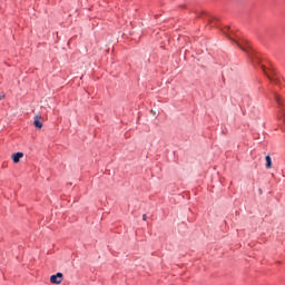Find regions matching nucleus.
<instances>
[{
	"mask_svg": "<svg viewBox=\"0 0 285 285\" xmlns=\"http://www.w3.org/2000/svg\"><path fill=\"white\" fill-rule=\"evenodd\" d=\"M263 72H265L266 77L269 79L272 83H281L282 78L277 75V71L273 68H266V66L262 67Z\"/></svg>",
	"mask_w": 285,
	"mask_h": 285,
	"instance_id": "obj_1",
	"label": "nucleus"
},
{
	"mask_svg": "<svg viewBox=\"0 0 285 285\" xmlns=\"http://www.w3.org/2000/svg\"><path fill=\"white\" fill-rule=\"evenodd\" d=\"M51 284H61L63 282V273L58 272L57 274H53L50 276Z\"/></svg>",
	"mask_w": 285,
	"mask_h": 285,
	"instance_id": "obj_2",
	"label": "nucleus"
},
{
	"mask_svg": "<svg viewBox=\"0 0 285 285\" xmlns=\"http://www.w3.org/2000/svg\"><path fill=\"white\" fill-rule=\"evenodd\" d=\"M22 157H23V153L17 151L12 155L11 159H12L13 164H19V161H21Z\"/></svg>",
	"mask_w": 285,
	"mask_h": 285,
	"instance_id": "obj_3",
	"label": "nucleus"
},
{
	"mask_svg": "<svg viewBox=\"0 0 285 285\" xmlns=\"http://www.w3.org/2000/svg\"><path fill=\"white\" fill-rule=\"evenodd\" d=\"M33 126H35V128H38L39 130H41V128H43V122H41V116L35 117Z\"/></svg>",
	"mask_w": 285,
	"mask_h": 285,
	"instance_id": "obj_4",
	"label": "nucleus"
},
{
	"mask_svg": "<svg viewBox=\"0 0 285 285\" xmlns=\"http://www.w3.org/2000/svg\"><path fill=\"white\" fill-rule=\"evenodd\" d=\"M265 161H266V168H272L273 161L271 159V156H266Z\"/></svg>",
	"mask_w": 285,
	"mask_h": 285,
	"instance_id": "obj_5",
	"label": "nucleus"
},
{
	"mask_svg": "<svg viewBox=\"0 0 285 285\" xmlns=\"http://www.w3.org/2000/svg\"><path fill=\"white\" fill-rule=\"evenodd\" d=\"M142 219H144V222H146V219H148V216H146V214H144Z\"/></svg>",
	"mask_w": 285,
	"mask_h": 285,
	"instance_id": "obj_6",
	"label": "nucleus"
}]
</instances>
